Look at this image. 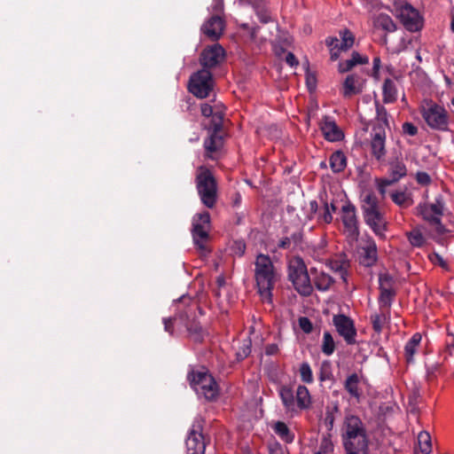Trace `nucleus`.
<instances>
[{"label":"nucleus","instance_id":"obj_9","mask_svg":"<svg viewBox=\"0 0 454 454\" xmlns=\"http://www.w3.org/2000/svg\"><path fill=\"white\" fill-rule=\"evenodd\" d=\"M356 438L369 440L365 426L358 416L347 414L341 427L342 442H354Z\"/></svg>","mask_w":454,"mask_h":454},{"label":"nucleus","instance_id":"obj_1","mask_svg":"<svg viewBox=\"0 0 454 454\" xmlns=\"http://www.w3.org/2000/svg\"><path fill=\"white\" fill-rule=\"evenodd\" d=\"M254 279L257 292L262 300L272 303L275 282L277 275L274 264L268 254L260 253L254 262Z\"/></svg>","mask_w":454,"mask_h":454},{"label":"nucleus","instance_id":"obj_50","mask_svg":"<svg viewBox=\"0 0 454 454\" xmlns=\"http://www.w3.org/2000/svg\"><path fill=\"white\" fill-rule=\"evenodd\" d=\"M427 206L429 207V210H431L434 215H443L444 202H443V199H442V195H439L435 198L434 203H432Z\"/></svg>","mask_w":454,"mask_h":454},{"label":"nucleus","instance_id":"obj_57","mask_svg":"<svg viewBox=\"0 0 454 454\" xmlns=\"http://www.w3.org/2000/svg\"><path fill=\"white\" fill-rule=\"evenodd\" d=\"M350 59L353 62L355 67L356 65H367L369 63V58L367 56H362L357 51H353L351 53Z\"/></svg>","mask_w":454,"mask_h":454},{"label":"nucleus","instance_id":"obj_45","mask_svg":"<svg viewBox=\"0 0 454 454\" xmlns=\"http://www.w3.org/2000/svg\"><path fill=\"white\" fill-rule=\"evenodd\" d=\"M306 86L309 93H312L317 89V76L315 73L310 72L309 63L307 61L306 73H305Z\"/></svg>","mask_w":454,"mask_h":454},{"label":"nucleus","instance_id":"obj_33","mask_svg":"<svg viewBox=\"0 0 454 454\" xmlns=\"http://www.w3.org/2000/svg\"><path fill=\"white\" fill-rule=\"evenodd\" d=\"M296 402H297V406L301 410H306L310 406V403H311L310 395H309V389L303 385H300L297 387Z\"/></svg>","mask_w":454,"mask_h":454},{"label":"nucleus","instance_id":"obj_60","mask_svg":"<svg viewBox=\"0 0 454 454\" xmlns=\"http://www.w3.org/2000/svg\"><path fill=\"white\" fill-rule=\"evenodd\" d=\"M354 67L355 66H354L353 62L349 59H347L345 61L339 62V64H338V71L340 74L348 73V72L351 71Z\"/></svg>","mask_w":454,"mask_h":454},{"label":"nucleus","instance_id":"obj_10","mask_svg":"<svg viewBox=\"0 0 454 454\" xmlns=\"http://www.w3.org/2000/svg\"><path fill=\"white\" fill-rule=\"evenodd\" d=\"M210 214L204 211L196 214L192 220V235L195 247L200 251H207L206 242L209 239L208 230L205 228L210 226Z\"/></svg>","mask_w":454,"mask_h":454},{"label":"nucleus","instance_id":"obj_54","mask_svg":"<svg viewBox=\"0 0 454 454\" xmlns=\"http://www.w3.org/2000/svg\"><path fill=\"white\" fill-rule=\"evenodd\" d=\"M239 27L243 30L247 31L249 37L252 41H254L257 38V34L260 30V27L257 25L249 26L248 23H242L239 25Z\"/></svg>","mask_w":454,"mask_h":454},{"label":"nucleus","instance_id":"obj_27","mask_svg":"<svg viewBox=\"0 0 454 454\" xmlns=\"http://www.w3.org/2000/svg\"><path fill=\"white\" fill-rule=\"evenodd\" d=\"M293 285L294 289L304 297L309 296L313 292V286L310 283L309 273L303 274V276L298 278L296 280L293 279Z\"/></svg>","mask_w":454,"mask_h":454},{"label":"nucleus","instance_id":"obj_56","mask_svg":"<svg viewBox=\"0 0 454 454\" xmlns=\"http://www.w3.org/2000/svg\"><path fill=\"white\" fill-rule=\"evenodd\" d=\"M178 301L184 305V308L186 306H194L196 307V311L198 310L200 315L204 314V310L194 301H192L190 296L183 295L178 299Z\"/></svg>","mask_w":454,"mask_h":454},{"label":"nucleus","instance_id":"obj_55","mask_svg":"<svg viewBox=\"0 0 454 454\" xmlns=\"http://www.w3.org/2000/svg\"><path fill=\"white\" fill-rule=\"evenodd\" d=\"M391 199L396 205L403 207L405 205L408 197L404 192H395L391 193Z\"/></svg>","mask_w":454,"mask_h":454},{"label":"nucleus","instance_id":"obj_48","mask_svg":"<svg viewBox=\"0 0 454 454\" xmlns=\"http://www.w3.org/2000/svg\"><path fill=\"white\" fill-rule=\"evenodd\" d=\"M387 317L384 314H374L371 316L372 329L375 333H380Z\"/></svg>","mask_w":454,"mask_h":454},{"label":"nucleus","instance_id":"obj_40","mask_svg":"<svg viewBox=\"0 0 454 454\" xmlns=\"http://www.w3.org/2000/svg\"><path fill=\"white\" fill-rule=\"evenodd\" d=\"M380 289V296H379V303L381 308L387 307L390 308L392 302L396 295L395 290H388L386 288H379Z\"/></svg>","mask_w":454,"mask_h":454},{"label":"nucleus","instance_id":"obj_38","mask_svg":"<svg viewBox=\"0 0 454 454\" xmlns=\"http://www.w3.org/2000/svg\"><path fill=\"white\" fill-rule=\"evenodd\" d=\"M418 442L419 450L423 454H430L432 452L431 435L427 431H421L418 435Z\"/></svg>","mask_w":454,"mask_h":454},{"label":"nucleus","instance_id":"obj_35","mask_svg":"<svg viewBox=\"0 0 454 454\" xmlns=\"http://www.w3.org/2000/svg\"><path fill=\"white\" fill-rule=\"evenodd\" d=\"M339 34L341 39V42L339 45V50L347 51L351 49L355 43V35L349 29L344 28L340 30Z\"/></svg>","mask_w":454,"mask_h":454},{"label":"nucleus","instance_id":"obj_14","mask_svg":"<svg viewBox=\"0 0 454 454\" xmlns=\"http://www.w3.org/2000/svg\"><path fill=\"white\" fill-rule=\"evenodd\" d=\"M333 323L339 335L344 339L348 345L356 343V329L353 319L344 314H337L333 316Z\"/></svg>","mask_w":454,"mask_h":454},{"label":"nucleus","instance_id":"obj_29","mask_svg":"<svg viewBox=\"0 0 454 454\" xmlns=\"http://www.w3.org/2000/svg\"><path fill=\"white\" fill-rule=\"evenodd\" d=\"M383 102L391 104L397 99V89L393 80L386 78L382 86Z\"/></svg>","mask_w":454,"mask_h":454},{"label":"nucleus","instance_id":"obj_20","mask_svg":"<svg viewBox=\"0 0 454 454\" xmlns=\"http://www.w3.org/2000/svg\"><path fill=\"white\" fill-rule=\"evenodd\" d=\"M224 145V136L223 132L209 134L208 137L204 141V148L206 156L211 160H215L214 153H218Z\"/></svg>","mask_w":454,"mask_h":454},{"label":"nucleus","instance_id":"obj_47","mask_svg":"<svg viewBox=\"0 0 454 454\" xmlns=\"http://www.w3.org/2000/svg\"><path fill=\"white\" fill-rule=\"evenodd\" d=\"M318 380L323 382L326 380H333V375L331 370V364L328 361H324L321 364L318 373Z\"/></svg>","mask_w":454,"mask_h":454},{"label":"nucleus","instance_id":"obj_24","mask_svg":"<svg viewBox=\"0 0 454 454\" xmlns=\"http://www.w3.org/2000/svg\"><path fill=\"white\" fill-rule=\"evenodd\" d=\"M308 273L307 266L301 256H295L288 265V279L293 282Z\"/></svg>","mask_w":454,"mask_h":454},{"label":"nucleus","instance_id":"obj_28","mask_svg":"<svg viewBox=\"0 0 454 454\" xmlns=\"http://www.w3.org/2000/svg\"><path fill=\"white\" fill-rule=\"evenodd\" d=\"M359 383L360 378L356 372L350 374L344 382L345 390L349 394L351 397H354L357 400H359L362 395V392L358 387Z\"/></svg>","mask_w":454,"mask_h":454},{"label":"nucleus","instance_id":"obj_12","mask_svg":"<svg viewBox=\"0 0 454 454\" xmlns=\"http://www.w3.org/2000/svg\"><path fill=\"white\" fill-rule=\"evenodd\" d=\"M226 51L218 43L205 47L200 54L201 69L209 70L219 66L225 59Z\"/></svg>","mask_w":454,"mask_h":454},{"label":"nucleus","instance_id":"obj_23","mask_svg":"<svg viewBox=\"0 0 454 454\" xmlns=\"http://www.w3.org/2000/svg\"><path fill=\"white\" fill-rule=\"evenodd\" d=\"M378 260L377 246L372 239H369V245L363 247V253L359 256V263L364 267L373 266Z\"/></svg>","mask_w":454,"mask_h":454},{"label":"nucleus","instance_id":"obj_53","mask_svg":"<svg viewBox=\"0 0 454 454\" xmlns=\"http://www.w3.org/2000/svg\"><path fill=\"white\" fill-rule=\"evenodd\" d=\"M299 326L304 333H310L313 331V324L307 317H300L298 319Z\"/></svg>","mask_w":454,"mask_h":454},{"label":"nucleus","instance_id":"obj_31","mask_svg":"<svg viewBox=\"0 0 454 454\" xmlns=\"http://www.w3.org/2000/svg\"><path fill=\"white\" fill-rule=\"evenodd\" d=\"M224 114L221 111H216L213 117L205 124L204 128L208 131V134H215L216 132H223V129Z\"/></svg>","mask_w":454,"mask_h":454},{"label":"nucleus","instance_id":"obj_5","mask_svg":"<svg viewBox=\"0 0 454 454\" xmlns=\"http://www.w3.org/2000/svg\"><path fill=\"white\" fill-rule=\"evenodd\" d=\"M215 82L211 71L200 69L190 76L187 89L190 93L198 98H206L213 90Z\"/></svg>","mask_w":454,"mask_h":454},{"label":"nucleus","instance_id":"obj_17","mask_svg":"<svg viewBox=\"0 0 454 454\" xmlns=\"http://www.w3.org/2000/svg\"><path fill=\"white\" fill-rule=\"evenodd\" d=\"M224 21L219 15H213L202 26L201 32L212 41H217L223 35Z\"/></svg>","mask_w":454,"mask_h":454},{"label":"nucleus","instance_id":"obj_4","mask_svg":"<svg viewBox=\"0 0 454 454\" xmlns=\"http://www.w3.org/2000/svg\"><path fill=\"white\" fill-rule=\"evenodd\" d=\"M196 189L204 206L213 208L217 200V183L208 168H203L196 176Z\"/></svg>","mask_w":454,"mask_h":454},{"label":"nucleus","instance_id":"obj_22","mask_svg":"<svg viewBox=\"0 0 454 454\" xmlns=\"http://www.w3.org/2000/svg\"><path fill=\"white\" fill-rule=\"evenodd\" d=\"M388 174L393 183H397L400 179L407 176V168L399 156L393 157L388 161Z\"/></svg>","mask_w":454,"mask_h":454},{"label":"nucleus","instance_id":"obj_19","mask_svg":"<svg viewBox=\"0 0 454 454\" xmlns=\"http://www.w3.org/2000/svg\"><path fill=\"white\" fill-rule=\"evenodd\" d=\"M364 80L356 74L347 75L342 83V96L346 98L358 95L363 91Z\"/></svg>","mask_w":454,"mask_h":454},{"label":"nucleus","instance_id":"obj_13","mask_svg":"<svg viewBox=\"0 0 454 454\" xmlns=\"http://www.w3.org/2000/svg\"><path fill=\"white\" fill-rule=\"evenodd\" d=\"M422 117L430 128L442 131L448 130V114L442 106L434 104L427 109L424 108Z\"/></svg>","mask_w":454,"mask_h":454},{"label":"nucleus","instance_id":"obj_37","mask_svg":"<svg viewBox=\"0 0 454 454\" xmlns=\"http://www.w3.org/2000/svg\"><path fill=\"white\" fill-rule=\"evenodd\" d=\"M334 450V445L332 441V434L326 433L323 434L318 450L314 454H331Z\"/></svg>","mask_w":454,"mask_h":454},{"label":"nucleus","instance_id":"obj_44","mask_svg":"<svg viewBox=\"0 0 454 454\" xmlns=\"http://www.w3.org/2000/svg\"><path fill=\"white\" fill-rule=\"evenodd\" d=\"M251 348H252V341H251V339L248 338L243 341L242 346L236 352L237 361L240 362V361H243L245 358H247L251 353Z\"/></svg>","mask_w":454,"mask_h":454},{"label":"nucleus","instance_id":"obj_58","mask_svg":"<svg viewBox=\"0 0 454 454\" xmlns=\"http://www.w3.org/2000/svg\"><path fill=\"white\" fill-rule=\"evenodd\" d=\"M416 352H417V347L412 346V345L409 344L408 342L405 344L404 356H405L406 362L408 364H411L414 362L413 356L415 355Z\"/></svg>","mask_w":454,"mask_h":454},{"label":"nucleus","instance_id":"obj_42","mask_svg":"<svg viewBox=\"0 0 454 454\" xmlns=\"http://www.w3.org/2000/svg\"><path fill=\"white\" fill-rule=\"evenodd\" d=\"M321 350L326 356L333 355L335 350V343L330 332L324 333Z\"/></svg>","mask_w":454,"mask_h":454},{"label":"nucleus","instance_id":"obj_59","mask_svg":"<svg viewBox=\"0 0 454 454\" xmlns=\"http://www.w3.org/2000/svg\"><path fill=\"white\" fill-rule=\"evenodd\" d=\"M176 320H178V312L176 314L175 317H164L162 319L163 325H164V330L168 333H169L171 335L174 333V322Z\"/></svg>","mask_w":454,"mask_h":454},{"label":"nucleus","instance_id":"obj_41","mask_svg":"<svg viewBox=\"0 0 454 454\" xmlns=\"http://www.w3.org/2000/svg\"><path fill=\"white\" fill-rule=\"evenodd\" d=\"M339 411H340V409H339V405L337 403H335L332 407H330V406L326 407L324 423L327 428V433L332 432V430L333 428V425H334V420H335L334 413H337Z\"/></svg>","mask_w":454,"mask_h":454},{"label":"nucleus","instance_id":"obj_11","mask_svg":"<svg viewBox=\"0 0 454 454\" xmlns=\"http://www.w3.org/2000/svg\"><path fill=\"white\" fill-rule=\"evenodd\" d=\"M340 212L341 222L348 233V238L357 241L360 236V230L356 206L350 200H348L341 207Z\"/></svg>","mask_w":454,"mask_h":454},{"label":"nucleus","instance_id":"obj_18","mask_svg":"<svg viewBox=\"0 0 454 454\" xmlns=\"http://www.w3.org/2000/svg\"><path fill=\"white\" fill-rule=\"evenodd\" d=\"M320 129L327 141L339 142L344 138L343 132L332 117L324 116L320 123Z\"/></svg>","mask_w":454,"mask_h":454},{"label":"nucleus","instance_id":"obj_52","mask_svg":"<svg viewBox=\"0 0 454 454\" xmlns=\"http://www.w3.org/2000/svg\"><path fill=\"white\" fill-rule=\"evenodd\" d=\"M333 215L330 211L329 204L327 201H324V212L318 215L317 220L319 223H325L329 224L333 222Z\"/></svg>","mask_w":454,"mask_h":454},{"label":"nucleus","instance_id":"obj_51","mask_svg":"<svg viewBox=\"0 0 454 454\" xmlns=\"http://www.w3.org/2000/svg\"><path fill=\"white\" fill-rule=\"evenodd\" d=\"M246 243L243 239L234 240L231 247V251L233 254L238 255L239 257L243 256L246 252Z\"/></svg>","mask_w":454,"mask_h":454},{"label":"nucleus","instance_id":"obj_3","mask_svg":"<svg viewBox=\"0 0 454 454\" xmlns=\"http://www.w3.org/2000/svg\"><path fill=\"white\" fill-rule=\"evenodd\" d=\"M186 380L190 387L207 401L215 402L218 398L219 386L206 367L202 366L200 370L192 368L187 373Z\"/></svg>","mask_w":454,"mask_h":454},{"label":"nucleus","instance_id":"obj_62","mask_svg":"<svg viewBox=\"0 0 454 454\" xmlns=\"http://www.w3.org/2000/svg\"><path fill=\"white\" fill-rule=\"evenodd\" d=\"M376 181L378 183V191L382 195V197L385 196L386 187L395 184L388 178L377 179Z\"/></svg>","mask_w":454,"mask_h":454},{"label":"nucleus","instance_id":"obj_30","mask_svg":"<svg viewBox=\"0 0 454 454\" xmlns=\"http://www.w3.org/2000/svg\"><path fill=\"white\" fill-rule=\"evenodd\" d=\"M329 162L333 173H340L347 166V157L342 151L338 150L332 153Z\"/></svg>","mask_w":454,"mask_h":454},{"label":"nucleus","instance_id":"obj_49","mask_svg":"<svg viewBox=\"0 0 454 454\" xmlns=\"http://www.w3.org/2000/svg\"><path fill=\"white\" fill-rule=\"evenodd\" d=\"M376 106V113H377V119L378 122L384 125V129L388 126V121H387V112L386 108L380 105L378 101H375Z\"/></svg>","mask_w":454,"mask_h":454},{"label":"nucleus","instance_id":"obj_6","mask_svg":"<svg viewBox=\"0 0 454 454\" xmlns=\"http://www.w3.org/2000/svg\"><path fill=\"white\" fill-rule=\"evenodd\" d=\"M178 320L186 328L194 342L201 343L204 340L206 331L197 318L196 307L186 306L183 309L178 308Z\"/></svg>","mask_w":454,"mask_h":454},{"label":"nucleus","instance_id":"obj_16","mask_svg":"<svg viewBox=\"0 0 454 454\" xmlns=\"http://www.w3.org/2000/svg\"><path fill=\"white\" fill-rule=\"evenodd\" d=\"M419 215L427 221L430 225L434 226V231L438 236H443L451 232V230L447 229L442 223L441 215H434L427 204H419L417 207Z\"/></svg>","mask_w":454,"mask_h":454},{"label":"nucleus","instance_id":"obj_43","mask_svg":"<svg viewBox=\"0 0 454 454\" xmlns=\"http://www.w3.org/2000/svg\"><path fill=\"white\" fill-rule=\"evenodd\" d=\"M395 280L392 275L387 272L379 274V288L395 290L394 285Z\"/></svg>","mask_w":454,"mask_h":454},{"label":"nucleus","instance_id":"obj_26","mask_svg":"<svg viewBox=\"0 0 454 454\" xmlns=\"http://www.w3.org/2000/svg\"><path fill=\"white\" fill-rule=\"evenodd\" d=\"M374 27L380 28L387 33L395 32L397 26L393 19L387 13L378 14L373 20Z\"/></svg>","mask_w":454,"mask_h":454},{"label":"nucleus","instance_id":"obj_64","mask_svg":"<svg viewBox=\"0 0 454 454\" xmlns=\"http://www.w3.org/2000/svg\"><path fill=\"white\" fill-rule=\"evenodd\" d=\"M200 112L202 116L206 118L213 117L215 113L214 112L213 106L208 103H202L200 105Z\"/></svg>","mask_w":454,"mask_h":454},{"label":"nucleus","instance_id":"obj_2","mask_svg":"<svg viewBox=\"0 0 454 454\" xmlns=\"http://www.w3.org/2000/svg\"><path fill=\"white\" fill-rule=\"evenodd\" d=\"M361 210L364 223L380 239H386L387 223L379 207V200L372 192H367L361 199Z\"/></svg>","mask_w":454,"mask_h":454},{"label":"nucleus","instance_id":"obj_36","mask_svg":"<svg viewBox=\"0 0 454 454\" xmlns=\"http://www.w3.org/2000/svg\"><path fill=\"white\" fill-rule=\"evenodd\" d=\"M410 244L414 247H421L426 243V239L419 227L414 228L406 233Z\"/></svg>","mask_w":454,"mask_h":454},{"label":"nucleus","instance_id":"obj_46","mask_svg":"<svg viewBox=\"0 0 454 454\" xmlns=\"http://www.w3.org/2000/svg\"><path fill=\"white\" fill-rule=\"evenodd\" d=\"M300 375L302 382L310 384L313 382V373L310 365L307 362H303L300 366Z\"/></svg>","mask_w":454,"mask_h":454},{"label":"nucleus","instance_id":"obj_8","mask_svg":"<svg viewBox=\"0 0 454 454\" xmlns=\"http://www.w3.org/2000/svg\"><path fill=\"white\" fill-rule=\"evenodd\" d=\"M396 17L400 20L403 26L409 32H419L423 28L424 19L419 12L410 3H404L395 6Z\"/></svg>","mask_w":454,"mask_h":454},{"label":"nucleus","instance_id":"obj_25","mask_svg":"<svg viewBox=\"0 0 454 454\" xmlns=\"http://www.w3.org/2000/svg\"><path fill=\"white\" fill-rule=\"evenodd\" d=\"M346 454H369V440L342 442Z\"/></svg>","mask_w":454,"mask_h":454},{"label":"nucleus","instance_id":"obj_63","mask_svg":"<svg viewBox=\"0 0 454 454\" xmlns=\"http://www.w3.org/2000/svg\"><path fill=\"white\" fill-rule=\"evenodd\" d=\"M403 132L409 136H415L418 133V128L411 122H404L403 124Z\"/></svg>","mask_w":454,"mask_h":454},{"label":"nucleus","instance_id":"obj_34","mask_svg":"<svg viewBox=\"0 0 454 454\" xmlns=\"http://www.w3.org/2000/svg\"><path fill=\"white\" fill-rule=\"evenodd\" d=\"M279 396L285 408L288 411L294 410V395L291 387L282 386L279 389Z\"/></svg>","mask_w":454,"mask_h":454},{"label":"nucleus","instance_id":"obj_61","mask_svg":"<svg viewBox=\"0 0 454 454\" xmlns=\"http://www.w3.org/2000/svg\"><path fill=\"white\" fill-rule=\"evenodd\" d=\"M416 180L421 185H428L432 181L430 176L424 171H419L416 174Z\"/></svg>","mask_w":454,"mask_h":454},{"label":"nucleus","instance_id":"obj_15","mask_svg":"<svg viewBox=\"0 0 454 454\" xmlns=\"http://www.w3.org/2000/svg\"><path fill=\"white\" fill-rule=\"evenodd\" d=\"M371 153L372 155L378 160L382 161L385 159L386 151V131L384 125L376 123L372 127L371 133Z\"/></svg>","mask_w":454,"mask_h":454},{"label":"nucleus","instance_id":"obj_39","mask_svg":"<svg viewBox=\"0 0 454 454\" xmlns=\"http://www.w3.org/2000/svg\"><path fill=\"white\" fill-rule=\"evenodd\" d=\"M333 283V278L324 272L317 276L314 280L316 288L319 291H327Z\"/></svg>","mask_w":454,"mask_h":454},{"label":"nucleus","instance_id":"obj_32","mask_svg":"<svg viewBox=\"0 0 454 454\" xmlns=\"http://www.w3.org/2000/svg\"><path fill=\"white\" fill-rule=\"evenodd\" d=\"M275 434L286 443H292L294 441V434L283 421H277L273 426Z\"/></svg>","mask_w":454,"mask_h":454},{"label":"nucleus","instance_id":"obj_7","mask_svg":"<svg viewBox=\"0 0 454 454\" xmlns=\"http://www.w3.org/2000/svg\"><path fill=\"white\" fill-rule=\"evenodd\" d=\"M204 424L205 419L202 417L194 419L185 440L188 454H205L207 443L203 434Z\"/></svg>","mask_w":454,"mask_h":454},{"label":"nucleus","instance_id":"obj_21","mask_svg":"<svg viewBox=\"0 0 454 454\" xmlns=\"http://www.w3.org/2000/svg\"><path fill=\"white\" fill-rule=\"evenodd\" d=\"M240 2L253 7L261 23L267 24L272 21L267 0H240Z\"/></svg>","mask_w":454,"mask_h":454}]
</instances>
